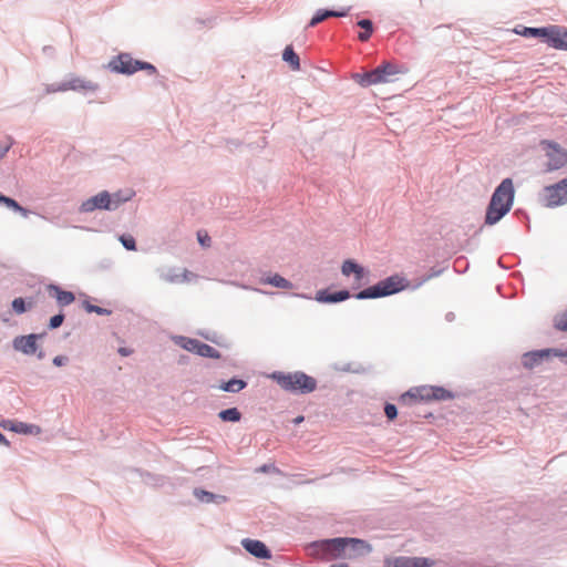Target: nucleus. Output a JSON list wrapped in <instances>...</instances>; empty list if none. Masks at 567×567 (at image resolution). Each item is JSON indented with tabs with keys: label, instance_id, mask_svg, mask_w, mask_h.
Segmentation results:
<instances>
[{
	"label": "nucleus",
	"instance_id": "1",
	"mask_svg": "<svg viewBox=\"0 0 567 567\" xmlns=\"http://www.w3.org/2000/svg\"><path fill=\"white\" fill-rule=\"evenodd\" d=\"M514 186L511 178H505L496 187L488 204L485 224L498 223L512 208L514 203Z\"/></svg>",
	"mask_w": 567,
	"mask_h": 567
},
{
	"label": "nucleus",
	"instance_id": "2",
	"mask_svg": "<svg viewBox=\"0 0 567 567\" xmlns=\"http://www.w3.org/2000/svg\"><path fill=\"white\" fill-rule=\"evenodd\" d=\"M271 378L281 389L290 392L306 394L313 392L317 388L316 379L300 371L289 373L274 372Z\"/></svg>",
	"mask_w": 567,
	"mask_h": 567
},
{
	"label": "nucleus",
	"instance_id": "3",
	"mask_svg": "<svg viewBox=\"0 0 567 567\" xmlns=\"http://www.w3.org/2000/svg\"><path fill=\"white\" fill-rule=\"evenodd\" d=\"M408 286L409 282L405 278L399 275H393L379 281L377 285L360 291L355 297L357 299L385 297L396 293L405 289Z\"/></svg>",
	"mask_w": 567,
	"mask_h": 567
},
{
	"label": "nucleus",
	"instance_id": "4",
	"mask_svg": "<svg viewBox=\"0 0 567 567\" xmlns=\"http://www.w3.org/2000/svg\"><path fill=\"white\" fill-rule=\"evenodd\" d=\"M452 398V394L441 386L421 385L410 389L400 396V401L404 404L415 402L443 401Z\"/></svg>",
	"mask_w": 567,
	"mask_h": 567
},
{
	"label": "nucleus",
	"instance_id": "5",
	"mask_svg": "<svg viewBox=\"0 0 567 567\" xmlns=\"http://www.w3.org/2000/svg\"><path fill=\"white\" fill-rule=\"evenodd\" d=\"M346 550L347 538L343 537L324 539L313 543L311 546V555L323 560H332L340 557H346Z\"/></svg>",
	"mask_w": 567,
	"mask_h": 567
},
{
	"label": "nucleus",
	"instance_id": "6",
	"mask_svg": "<svg viewBox=\"0 0 567 567\" xmlns=\"http://www.w3.org/2000/svg\"><path fill=\"white\" fill-rule=\"evenodd\" d=\"M110 69L117 73L133 74L138 70H144L148 74H156V68L147 62L138 61L128 53H121L111 60Z\"/></svg>",
	"mask_w": 567,
	"mask_h": 567
},
{
	"label": "nucleus",
	"instance_id": "7",
	"mask_svg": "<svg viewBox=\"0 0 567 567\" xmlns=\"http://www.w3.org/2000/svg\"><path fill=\"white\" fill-rule=\"evenodd\" d=\"M123 200L117 195H111L104 190L83 202L80 210L82 213H91L95 209L112 210L116 209Z\"/></svg>",
	"mask_w": 567,
	"mask_h": 567
},
{
	"label": "nucleus",
	"instance_id": "8",
	"mask_svg": "<svg viewBox=\"0 0 567 567\" xmlns=\"http://www.w3.org/2000/svg\"><path fill=\"white\" fill-rule=\"evenodd\" d=\"M400 73L398 65L384 62L374 70L367 72L361 80L362 85H373L391 81V76Z\"/></svg>",
	"mask_w": 567,
	"mask_h": 567
},
{
	"label": "nucleus",
	"instance_id": "9",
	"mask_svg": "<svg viewBox=\"0 0 567 567\" xmlns=\"http://www.w3.org/2000/svg\"><path fill=\"white\" fill-rule=\"evenodd\" d=\"M543 150L548 158L547 171H557L567 164V151L560 145L549 141L542 142Z\"/></svg>",
	"mask_w": 567,
	"mask_h": 567
},
{
	"label": "nucleus",
	"instance_id": "10",
	"mask_svg": "<svg viewBox=\"0 0 567 567\" xmlns=\"http://www.w3.org/2000/svg\"><path fill=\"white\" fill-rule=\"evenodd\" d=\"M544 202L548 207L567 204V178L544 188Z\"/></svg>",
	"mask_w": 567,
	"mask_h": 567
},
{
	"label": "nucleus",
	"instance_id": "11",
	"mask_svg": "<svg viewBox=\"0 0 567 567\" xmlns=\"http://www.w3.org/2000/svg\"><path fill=\"white\" fill-rule=\"evenodd\" d=\"M181 346L185 350L199 354L200 357L219 358V353L215 348L197 339L183 338Z\"/></svg>",
	"mask_w": 567,
	"mask_h": 567
},
{
	"label": "nucleus",
	"instance_id": "12",
	"mask_svg": "<svg viewBox=\"0 0 567 567\" xmlns=\"http://www.w3.org/2000/svg\"><path fill=\"white\" fill-rule=\"evenodd\" d=\"M544 41L554 49L567 50V31L558 25H549Z\"/></svg>",
	"mask_w": 567,
	"mask_h": 567
},
{
	"label": "nucleus",
	"instance_id": "13",
	"mask_svg": "<svg viewBox=\"0 0 567 567\" xmlns=\"http://www.w3.org/2000/svg\"><path fill=\"white\" fill-rule=\"evenodd\" d=\"M39 338L40 336L34 333L17 337L13 340V348L24 354H33L38 350L37 341Z\"/></svg>",
	"mask_w": 567,
	"mask_h": 567
},
{
	"label": "nucleus",
	"instance_id": "14",
	"mask_svg": "<svg viewBox=\"0 0 567 567\" xmlns=\"http://www.w3.org/2000/svg\"><path fill=\"white\" fill-rule=\"evenodd\" d=\"M551 354L554 355H565V353L563 352H559L557 350H551V349H545V350H538V351H533V352H528V353H525L524 357H523V364L526 367V368H534L536 364H538L539 362H542L544 359H547L549 358Z\"/></svg>",
	"mask_w": 567,
	"mask_h": 567
},
{
	"label": "nucleus",
	"instance_id": "15",
	"mask_svg": "<svg viewBox=\"0 0 567 567\" xmlns=\"http://www.w3.org/2000/svg\"><path fill=\"white\" fill-rule=\"evenodd\" d=\"M347 538L346 558H354L371 551V546L359 538Z\"/></svg>",
	"mask_w": 567,
	"mask_h": 567
},
{
	"label": "nucleus",
	"instance_id": "16",
	"mask_svg": "<svg viewBox=\"0 0 567 567\" xmlns=\"http://www.w3.org/2000/svg\"><path fill=\"white\" fill-rule=\"evenodd\" d=\"M241 545L249 554L257 558L268 559L271 557L270 550L260 540L246 538L241 540Z\"/></svg>",
	"mask_w": 567,
	"mask_h": 567
},
{
	"label": "nucleus",
	"instance_id": "17",
	"mask_svg": "<svg viewBox=\"0 0 567 567\" xmlns=\"http://www.w3.org/2000/svg\"><path fill=\"white\" fill-rule=\"evenodd\" d=\"M48 291H49L50 296H52L56 299L58 303L61 307L69 306L75 300L73 292L62 290L60 287H58L55 285L48 286Z\"/></svg>",
	"mask_w": 567,
	"mask_h": 567
},
{
	"label": "nucleus",
	"instance_id": "18",
	"mask_svg": "<svg viewBox=\"0 0 567 567\" xmlns=\"http://www.w3.org/2000/svg\"><path fill=\"white\" fill-rule=\"evenodd\" d=\"M341 272L343 276L349 277L350 275H354L355 280L360 282L364 278V269L355 261L348 259L344 260L341 267Z\"/></svg>",
	"mask_w": 567,
	"mask_h": 567
},
{
	"label": "nucleus",
	"instance_id": "19",
	"mask_svg": "<svg viewBox=\"0 0 567 567\" xmlns=\"http://www.w3.org/2000/svg\"><path fill=\"white\" fill-rule=\"evenodd\" d=\"M260 284L271 285L280 289H291L292 284L278 274L269 275L260 278Z\"/></svg>",
	"mask_w": 567,
	"mask_h": 567
},
{
	"label": "nucleus",
	"instance_id": "20",
	"mask_svg": "<svg viewBox=\"0 0 567 567\" xmlns=\"http://www.w3.org/2000/svg\"><path fill=\"white\" fill-rule=\"evenodd\" d=\"M350 297L349 291L341 290L334 293H328L327 291H319L317 300L320 302H339L347 300Z\"/></svg>",
	"mask_w": 567,
	"mask_h": 567
},
{
	"label": "nucleus",
	"instance_id": "21",
	"mask_svg": "<svg viewBox=\"0 0 567 567\" xmlns=\"http://www.w3.org/2000/svg\"><path fill=\"white\" fill-rule=\"evenodd\" d=\"M347 12L344 11H333V10H320L318 11L309 22V27H316L318 23L324 21L331 17H344Z\"/></svg>",
	"mask_w": 567,
	"mask_h": 567
},
{
	"label": "nucleus",
	"instance_id": "22",
	"mask_svg": "<svg viewBox=\"0 0 567 567\" xmlns=\"http://www.w3.org/2000/svg\"><path fill=\"white\" fill-rule=\"evenodd\" d=\"M282 59L289 63L292 70L300 69L299 56L296 54L291 45H288L282 53Z\"/></svg>",
	"mask_w": 567,
	"mask_h": 567
},
{
	"label": "nucleus",
	"instance_id": "23",
	"mask_svg": "<svg viewBox=\"0 0 567 567\" xmlns=\"http://www.w3.org/2000/svg\"><path fill=\"white\" fill-rule=\"evenodd\" d=\"M358 25L363 29V31L358 34V39L361 42L368 41L373 32L372 21L363 19L358 22Z\"/></svg>",
	"mask_w": 567,
	"mask_h": 567
},
{
	"label": "nucleus",
	"instance_id": "24",
	"mask_svg": "<svg viewBox=\"0 0 567 567\" xmlns=\"http://www.w3.org/2000/svg\"><path fill=\"white\" fill-rule=\"evenodd\" d=\"M0 204L6 205L7 207L20 213L22 216L27 217L29 215V210L19 205V203L8 196L0 195Z\"/></svg>",
	"mask_w": 567,
	"mask_h": 567
},
{
	"label": "nucleus",
	"instance_id": "25",
	"mask_svg": "<svg viewBox=\"0 0 567 567\" xmlns=\"http://www.w3.org/2000/svg\"><path fill=\"white\" fill-rule=\"evenodd\" d=\"M246 386V382L239 379H231L228 382H225L220 385V389L226 392H239Z\"/></svg>",
	"mask_w": 567,
	"mask_h": 567
},
{
	"label": "nucleus",
	"instance_id": "26",
	"mask_svg": "<svg viewBox=\"0 0 567 567\" xmlns=\"http://www.w3.org/2000/svg\"><path fill=\"white\" fill-rule=\"evenodd\" d=\"M218 416L225 422H238L241 417V414L236 408H230L220 411Z\"/></svg>",
	"mask_w": 567,
	"mask_h": 567
},
{
	"label": "nucleus",
	"instance_id": "27",
	"mask_svg": "<svg viewBox=\"0 0 567 567\" xmlns=\"http://www.w3.org/2000/svg\"><path fill=\"white\" fill-rule=\"evenodd\" d=\"M194 494L197 497V499H199L200 502H206V503L215 502L216 499H220V501L226 499L224 496H217V495H215L210 492L204 491V489H195Z\"/></svg>",
	"mask_w": 567,
	"mask_h": 567
},
{
	"label": "nucleus",
	"instance_id": "28",
	"mask_svg": "<svg viewBox=\"0 0 567 567\" xmlns=\"http://www.w3.org/2000/svg\"><path fill=\"white\" fill-rule=\"evenodd\" d=\"M413 557H396L393 560H386L388 567H411Z\"/></svg>",
	"mask_w": 567,
	"mask_h": 567
},
{
	"label": "nucleus",
	"instance_id": "29",
	"mask_svg": "<svg viewBox=\"0 0 567 567\" xmlns=\"http://www.w3.org/2000/svg\"><path fill=\"white\" fill-rule=\"evenodd\" d=\"M547 27L546 28H524L523 31H517L519 34L524 37H539L545 38Z\"/></svg>",
	"mask_w": 567,
	"mask_h": 567
},
{
	"label": "nucleus",
	"instance_id": "30",
	"mask_svg": "<svg viewBox=\"0 0 567 567\" xmlns=\"http://www.w3.org/2000/svg\"><path fill=\"white\" fill-rule=\"evenodd\" d=\"M35 426L23 422H17L10 427L11 431L23 434H32Z\"/></svg>",
	"mask_w": 567,
	"mask_h": 567
},
{
	"label": "nucleus",
	"instance_id": "31",
	"mask_svg": "<svg viewBox=\"0 0 567 567\" xmlns=\"http://www.w3.org/2000/svg\"><path fill=\"white\" fill-rule=\"evenodd\" d=\"M12 309L16 313L21 315L27 311V305L23 298H16L12 301Z\"/></svg>",
	"mask_w": 567,
	"mask_h": 567
},
{
	"label": "nucleus",
	"instance_id": "32",
	"mask_svg": "<svg viewBox=\"0 0 567 567\" xmlns=\"http://www.w3.org/2000/svg\"><path fill=\"white\" fill-rule=\"evenodd\" d=\"M433 561L427 559V558H423V557H413V561H412V566L411 567H432L433 566Z\"/></svg>",
	"mask_w": 567,
	"mask_h": 567
},
{
	"label": "nucleus",
	"instance_id": "33",
	"mask_svg": "<svg viewBox=\"0 0 567 567\" xmlns=\"http://www.w3.org/2000/svg\"><path fill=\"white\" fill-rule=\"evenodd\" d=\"M120 240L126 249H128V250L136 249L135 239L132 236L123 235L120 237Z\"/></svg>",
	"mask_w": 567,
	"mask_h": 567
},
{
	"label": "nucleus",
	"instance_id": "34",
	"mask_svg": "<svg viewBox=\"0 0 567 567\" xmlns=\"http://www.w3.org/2000/svg\"><path fill=\"white\" fill-rule=\"evenodd\" d=\"M555 327L560 331H567V311L555 320Z\"/></svg>",
	"mask_w": 567,
	"mask_h": 567
},
{
	"label": "nucleus",
	"instance_id": "35",
	"mask_svg": "<svg viewBox=\"0 0 567 567\" xmlns=\"http://www.w3.org/2000/svg\"><path fill=\"white\" fill-rule=\"evenodd\" d=\"M384 413L389 420H394L398 415V410L394 404L388 403L384 406Z\"/></svg>",
	"mask_w": 567,
	"mask_h": 567
},
{
	"label": "nucleus",
	"instance_id": "36",
	"mask_svg": "<svg viewBox=\"0 0 567 567\" xmlns=\"http://www.w3.org/2000/svg\"><path fill=\"white\" fill-rule=\"evenodd\" d=\"M64 316L62 313L55 315L50 319L49 326L51 329L59 328L62 324Z\"/></svg>",
	"mask_w": 567,
	"mask_h": 567
},
{
	"label": "nucleus",
	"instance_id": "37",
	"mask_svg": "<svg viewBox=\"0 0 567 567\" xmlns=\"http://www.w3.org/2000/svg\"><path fill=\"white\" fill-rule=\"evenodd\" d=\"M79 87H83V85L81 84V81L80 80H73L69 83H65L63 84L60 90H69V89H72V90H75V89H79Z\"/></svg>",
	"mask_w": 567,
	"mask_h": 567
},
{
	"label": "nucleus",
	"instance_id": "38",
	"mask_svg": "<svg viewBox=\"0 0 567 567\" xmlns=\"http://www.w3.org/2000/svg\"><path fill=\"white\" fill-rule=\"evenodd\" d=\"M197 237L203 246H209L210 237L206 233L198 231Z\"/></svg>",
	"mask_w": 567,
	"mask_h": 567
},
{
	"label": "nucleus",
	"instance_id": "39",
	"mask_svg": "<svg viewBox=\"0 0 567 567\" xmlns=\"http://www.w3.org/2000/svg\"><path fill=\"white\" fill-rule=\"evenodd\" d=\"M86 310L89 312H96L99 315H104V313H109V311L106 309H103L101 307H97V306H92V305H87L86 306Z\"/></svg>",
	"mask_w": 567,
	"mask_h": 567
},
{
	"label": "nucleus",
	"instance_id": "40",
	"mask_svg": "<svg viewBox=\"0 0 567 567\" xmlns=\"http://www.w3.org/2000/svg\"><path fill=\"white\" fill-rule=\"evenodd\" d=\"M68 362V358L63 355H58L53 359V364L56 367H61Z\"/></svg>",
	"mask_w": 567,
	"mask_h": 567
},
{
	"label": "nucleus",
	"instance_id": "41",
	"mask_svg": "<svg viewBox=\"0 0 567 567\" xmlns=\"http://www.w3.org/2000/svg\"><path fill=\"white\" fill-rule=\"evenodd\" d=\"M11 144L4 146V147H0V158L4 157L7 152L9 151Z\"/></svg>",
	"mask_w": 567,
	"mask_h": 567
},
{
	"label": "nucleus",
	"instance_id": "42",
	"mask_svg": "<svg viewBox=\"0 0 567 567\" xmlns=\"http://www.w3.org/2000/svg\"><path fill=\"white\" fill-rule=\"evenodd\" d=\"M118 352H120L122 355H124V357H126V355L131 354V351H130V350H127L126 348H120V349H118Z\"/></svg>",
	"mask_w": 567,
	"mask_h": 567
},
{
	"label": "nucleus",
	"instance_id": "43",
	"mask_svg": "<svg viewBox=\"0 0 567 567\" xmlns=\"http://www.w3.org/2000/svg\"><path fill=\"white\" fill-rule=\"evenodd\" d=\"M0 444L9 445L8 440L6 439V436L2 433H0Z\"/></svg>",
	"mask_w": 567,
	"mask_h": 567
},
{
	"label": "nucleus",
	"instance_id": "44",
	"mask_svg": "<svg viewBox=\"0 0 567 567\" xmlns=\"http://www.w3.org/2000/svg\"><path fill=\"white\" fill-rule=\"evenodd\" d=\"M330 567H349V566L346 563H341V564H333Z\"/></svg>",
	"mask_w": 567,
	"mask_h": 567
},
{
	"label": "nucleus",
	"instance_id": "45",
	"mask_svg": "<svg viewBox=\"0 0 567 567\" xmlns=\"http://www.w3.org/2000/svg\"><path fill=\"white\" fill-rule=\"evenodd\" d=\"M302 421H303V416H298V417L295 419V423H297V424L302 422Z\"/></svg>",
	"mask_w": 567,
	"mask_h": 567
}]
</instances>
